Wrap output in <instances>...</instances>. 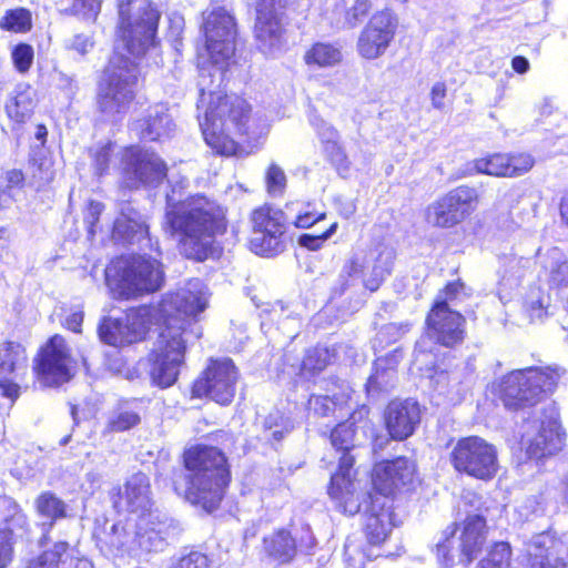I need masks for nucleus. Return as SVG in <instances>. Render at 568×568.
<instances>
[{
	"mask_svg": "<svg viewBox=\"0 0 568 568\" xmlns=\"http://www.w3.org/2000/svg\"><path fill=\"white\" fill-rule=\"evenodd\" d=\"M119 40L98 84L97 104L106 119L123 113L134 99L138 58L154 44L160 13L149 0H119Z\"/></svg>",
	"mask_w": 568,
	"mask_h": 568,
	"instance_id": "obj_1",
	"label": "nucleus"
},
{
	"mask_svg": "<svg viewBox=\"0 0 568 568\" xmlns=\"http://www.w3.org/2000/svg\"><path fill=\"white\" fill-rule=\"evenodd\" d=\"M146 233V226L139 213L130 206L122 210L113 226V236L118 240L131 241L138 234Z\"/></svg>",
	"mask_w": 568,
	"mask_h": 568,
	"instance_id": "obj_32",
	"label": "nucleus"
},
{
	"mask_svg": "<svg viewBox=\"0 0 568 568\" xmlns=\"http://www.w3.org/2000/svg\"><path fill=\"white\" fill-rule=\"evenodd\" d=\"M202 30L207 58L223 70L235 53L236 29L233 16L222 7H213L203 13Z\"/></svg>",
	"mask_w": 568,
	"mask_h": 568,
	"instance_id": "obj_11",
	"label": "nucleus"
},
{
	"mask_svg": "<svg viewBox=\"0 0 568 568\" xmlns=\"http://www.w3.org/2000/svg\"><path fill=\"white\" fill-rule=\"evenodd\" d=\"M304 61L308 67H334L342 61V52L334 44L317 42L305 52Z\"/></svg>",
	"mask_w": 568,
	"mask_h": 568,
	"instance_id": "obj_34",
	"label": "nucleus"
},
{
	"mask_svg": "<svg viewBox=\"0 0 568 568\" xmlns=\"http://www.w3.org/2000/svg\"><path fill=\"white\" fill-rule=\"evenodd\" d=\"M103 207V204L97 201H91L89 203L84 219L90 226V232H93L92 229L99 221V216L102 213Z\"/></svg>",
	"mask_w": 568,
	"mask_h": 568,
	"instance_id": "obj_61",
	"label": "nucleus"
},
{
	"mask_svg": "<svg viewBox=\"0 0 568 568\" xmlns=\"http://www.w3.org/2000/svg\"><path fill=\"white\" fill-rule=\"evenodd\" d=\"M166 201L165 232L178 241L184 256L205 260L214 237L226 230L224 209L205 197L176 201L169 194Z\"/></svg>",
	"mask_w": 568,
	"mask_h": 568,
	"instance_id": "obj_2",
	"label": "nucleus"
},
{
	"mask_svg": "<svg viewBox=\"0 0 568 568\" xmlns=\"http://www.w3.org/2000/svg\"><path fill=\"white\" fill-rule=\"evenodd\" d=\"M397 19L389 10L374 13L357 39V52L366 60L382 57L395 38Z\"/></svg>",
	"mask_w": 568,
	"mask_h": 568,
	"instance_id": "obj_17",
	"label": "nucleus"
},
{
	"mask_svg": "<svg viewBox=\"0 0 568 568\" xmlns=\"http://www.w3.org/2000/svg\"><path fill=\"white\" fill-rule=\"evenodd\" d=\"M290 0H257L256 12L283 14L282 10L288 4Z\"/></svg>",
	"mask_w": 568,
	"mask_h": 568,
	"instance_id": "obj_58",
	"label": "nucleus"
},
{
	"mask_svg": "<svg viewBox=\"0 0 568 568\" xmlns=\"http://www.w3.org/2000/svg\"><path fill=\"white\" fill-rule=\"evenodd\" d=\"M158 322L154 306H141L130 311L125 317L103 320L99 327L101 339L113 346H122L142 339L150 326Z\"/></svg>",
	"mask_w": 568,
	"mask_h": 568,
	"instance_id": "obj_12",
	"label": "nucleus"
},
{
	"mask_svg": "<svg viewBox=\"0 0 568 568\" xmlns=\"http://www.w3.org/2000/svg\"><path fill=\"white\" fill-rule=\"evenodd\" d=\"M565 433L555 413L542 420L535 436L529 439L527 453L535 458L556 454L562 448Z\"/></svg>",
	"mask_w": 568,
	"mask_h": 568,
	"instance_id": "obj_25",
	"label": "nucleus"
},
{
	"mask_svg": "<svg viewBox=\"0 0 568 568\" xmlns=\"http://www.w3.org/2000/svg\"><path fill=\"white\" fill-rule=\"evenodd\" d=\"M420 420V408L416 402H392L385 412V423L393 439L409 437Z\"/></svg>",
	"mask_w": 568,
	"mask_h": 568,
	"instance_id": "obj_23",
	"label": "nucleus"
},
{
	"mask_svg": "<svg viewBox=\"0 0 568 568\" xmlns=\"http://www.w3.org/2000/svg\"><path fill=\"white\" fill-rule=\"evenodd\" d=\"M549 294L540 286H530L524 297V311L529 321L541 322L548 316Z\"/></svg>",
	"mask_w": 568,
	"mask_h": 568,
	"instance_id": "obj_33",
	"label": "nucleus"
},
{
	"mask_svg": "<svg viewBox=\"0 0 568 568\" xmlns=\"http://www.w3.org/2000/svg\"><path fill=\"white\" fill-rule=\"evenodd\" d=\"M27 369V354L19 343L0 344V389L2 394L16 399L19 396V377Z\"/></svg>",
	"mask_w": 568,
	"mask_h": 568,
	"instance_id": "obj_22",
	"label": "nucleus"
},
{
	"mask_svg": "<svg viewBox=\"0 0 568 568\" xmlns=\"http://www.w3.org/2000/svg\"><path fill=\"white\" fill-rule=\"evenodd\" d=\"M263 550L273 561L287 564L296 556L297 545L291 531L281 528L263 538Z\"/></svg>",
	"mask_w": 568,
	"mask_h": 568,
	"instance_id": "obj_30",
	"label": "nucleus"
},
{
	"mask_svg": "<svg viewBox=\"0 0 568 568\" xmlns=\"http://www.w3.org/2000/svg\"><path fill=\"white\" fill-rule=\"evenodd\" d=\"M173 126L172 118L162 104L150 108L148 115L136 123V130L141 136L150 141L169 135Z\"/></svg>",
	"mask_w": 568,
	"mask_h": 568,
	"instance_id": "obj_29",
	"label": "nucleus"
},
{
	"mask_svg": "<svg viewBox=\"0 0 568 568\" xmlns=\"http://www.w3.org/2000/svg\"><path fill=\"white\" fill-rule=\"evenodd\" d=\"M144 373H148V363L145 359H141L126 369L125 377L129 381H134L141 378Z\"/></svg>",
	"mask_w": 568,
	"mask_h": 568,
	"instance_id": "obj_63",
	"label": "nucleus"
},
{
	"mask_svg": "<svg viewBox=\"0 0 568 568\" xmlns=\"http://www.w3.org/2000/svg\"><path fill=\"white\" fill-rule=\"evenodd\" d=\"M11 59L16 70L21 74H26L33 63V48L30 44L20 43L13 48Z\"/></svg>",
	"mask_w": 568,
	"mask_h": 568,
	"instance_id": "obj_46",
	"label": "nucleus"
},
{
	"mask_svg": "<svg viewBox=\"0 0 568 568\" xmlns=\"http://www.w3.org/2000/svg\"><path fill=\"white\" fill-rule=\"evenodd\" d=\"M478 193L474 187L458 186L426 210V220L433 226L453 227L469 216L477 206Z\"/></svg>",
	"mask_w": 568,
	"mask_h": 568,
	"instance_id": "obj_14",
	"label": "nucleus"
},
{
	"mask_svg": "<svg viewBox=\"0 0 568 568\" xmlns=\"http://www.w3.org/2000/svg\"><path fill=\"white\" fill-rule=\"evenodd\" d=\"M544 273L547 280L554 284L568 282V261L565 254L557 247H554L541 257Z\"/></svg>",
	"mask_w": 568,
	"mask_h": 568,
	"instance_id": "obj_36",
	"label": "nucleus"
},
{
	"mask_svg": "<svg viewBox=\"0 0 568 568\" xmlns=\"http://www.w3.org/2000/svg\"><path fill=\"white\" fill-rule=\"evenodd\" d=\"M267 192L272 195H281L286 186V175L276 164H271L265 175Z\"/></svg>",
	"mask_w": 568,
	"mask_h": 568,
	"instance_id": "obj_48",
	"label": "nucleus"
},
{
	"mask_svg": "<svg viewBox=\"0 0 568 568\" xmlns=\"http://www.w3.org/2000/svg\"><path fill=\"white\" fill-rule=\"evenodd\" d=\"M93 45L94 42L91 37L87 34H75L67 43L69 50H73L81 55L87 54Z\"/></svg>",
	"mask_w": 568,
	"mask_h": 568,
	"instance_id": "obj_56",
	"label": "nucleus"
},
{
	"mask_svg": "<svg viewBox=\"0 0 568 568\" xmlns=\"http://www.w3.org/2000/svg\"><path fill=\"white\" fill-rule=\"evenodd\" d=\"M209 303V292L204 283L197 278L190 280L183 287L165 295L158 310V322L164 320V326L170 322L176 328L181 327V336L189 334L186 326L191 320L202 313Z\"/></svg>",
	"mask_w": 568,
	"mask_h": 568,
	"instance_id": "obj_8",
	"label": "nucleus"
},
{
	"mask_svg": "<svg viewBox=\"0 0 568 568\" xmlns=\"http://www.w3.org/2000/svg\"><path fill=\"white\" fill-rule=\"evenodd\" d=\"M150 505L151 490L149 478L143 473H136L126 480L118 506L136 513L146 510Z\"/></svg>",
	"mask_w": 568,
	"mask_h": 568,
	"instance_id": "obj_27",
	"label": "nucleus"
},
{
	"mask_svg": "<svg viewBox=\"0 0 568 568\" xmlns=\"http://www.w3.org/2000/svg\"><path fill=\"white\" fill-rule=\"evenodd\" d=\"M367 498L371 500V505L365 519V535L371 545H379L386 540L392 530V514L384 506L375 511L378 499H374L372 495H365L362 503H366Z\"/></svg>",
	"mask_w": 568,
	"mask_h": 568,
	"instance_id": "obj_28",
	"label": "nucleus"
},
{
	"mask_svg": "<svg viewBox=\"0 0 568 568\" xmlns=\"http://www.w3.org/2000/svg\"><path fill=\"white\" fill-rule=\"evenodd\" d=\"M140 415L129 408H119L110 417L108 422V428L112 432H124L140 423Z\"/></svg>",
	"mask_w": 568,
	"mask_h": 568,
	"instance_id": "obj_44",
	"label": "nucleus"
},
{
	"mask_svg": "<svg viewBox=\"0 0 568 568\" xmlns=\"http://www.w3.org/2000/svg\"><path fill=\"white\" fill-rule=\"evenodd\" d=\"M54 160L50 154L41 153L32 160V178L39 186L51 183L55 176Z\"/></svg>",
	"mask_w": 568,
	"mask_h": 568,
	"instance_id": "obj_42",
	"label": "nucleus"
},
{
	"mask_svg": "<svg viewBox=\"0 0 568 568\" xmlns=\"http://www.w3.org/2000/svg\"><path fill=\"white\" fill-rule=\"evenodd\" d=\"M140 546L148 551L160 550L164 545V537L161 531L154 529L140 534L139 537Z\"/></svg>",
	"mask_w": 568,
	"mask_h": 568,
	"instance_id": "obj_52",
	"label": "nucleus"
},
{
	"mask_svg": "<svg viewBox=\"0 0 568 568\" xmlns=\"http://www.w3.org/2000/svg\"><path fill=\"white\" fill-rule=\"evenodd\" d=\"M314 126L325 146L338 142V132L336 129L324 120H316Z\"/></svg>",
	"mask_w": 568,
	"mask_h": 568,
	"instance_id": "obj_53",
	"label": "nucleus"
},
{
	"mask_svg": "<svg viewBox=\"0 0 568 568\" xmlns=\"http://www.w3.org/2000/svg\"><path fill=\"white\" fill-rule=\"evenodd\" d=\"M186 469L185 499L211 513L222 501L230 481L224 454L212 446L194 445L183 455Z\"/></svg>",
	"mask_w": 568,
	"mask_h": 568,
	"instance_id": "obj_3",
	"label": "nucleus"
},
{
	"mask_svg": "<svg viewBox=\"0 0 568 568\" xmlns=\"http://www.w3.org/2000/svg\"><path fill=\"white\" fill-rule=\"evenodd\" d=\"M415 478L416 466L414 462L400 457L395 460L376 464L372 475V483L381 495L389 496L400 488L412 485Z\"/></svg>",
	"mask_w": 568,
	"mask_h": 568,
	"instance_id": "obj_19",
	"label": "nucleus"
},
{
	"mask_svg": "<svg viewBox=\"0 0 568 568\" xmlns=\"http://www.w3.org/2000/svg\"><path fill=\"white\" fill-rule=\"evenodd\" d=\"M128 161L129 187L156 186L166 176V165L155 153L131 150L128 153Z\"/></svg>",
	"mask_w": 568,
	"mask_h": 568,
	"instance_id": "obj_21",
	"label": "nucleus"
},
{
	"mask_svg": "<svg viewBox=\"0 0 568 568\" xmlns=\"http://www.w3.org/2000/svg\"><path fill=\"white\" fill-rule=\"evenodd\" d=\"M0 28L12 32H26L31 28V14L26 9L7 11L0 20Z\"/></svg>",
	"mask_w": 568,
	"mask_h": 568,
	"instance_id": "obj_43",
	"label": "nucleus"
},
{
	"mask_svg": "<svg viewBox=\"0 0 568 568\" xmlns=\"http://www.w3.org/2000/svg\"><path fill=\"white\" fill-rule=\"evenodd\" d=\"M509 178L525 174L534 166V159L529 154H508Z\"/></svg>",
	"mask_w": 568,
	"mask_h": 568,
	"instance_id": "obj_51",
	"label": "nucleus"
},
{
	"mask_svg": "<svg viewBox=\"0 0 568 568\" xmlns=\"http://www.w3.org/2000/svg\"><path fill=\"white\" fill-rule=\"evenodd\" d=\"M427 334L444 346H454L464 338L463 316L449 310L446 302H437L426 320Z\"/></svg>",
	"mask_w": 568,
	"mask_h": 568,
	"instance_id": "obj_20",
	"label": "nucleus"
},
{
	"mask_svg": "<svg viewBox=\"0 0 568 568\" xmlns=\"http://www.w3.org/2000/svg\"><path fill=\"white\" fill-rule=\"evenodd\" d=\"M180 329L172 322L164 326L152 353L145 359L152 384L161 388L170 387L176 382L184 359L186 338L181 336Z\"/></svg>",
	"mask_w": 568,
	"mask_h": 568,
	"instance_id": "obj_7",
	"label": "nucleus"
},
{
	"mask_svg": "<svg viewBox=\"0 0 568 568\" xmlns=\"http://www.w3.org/2000/svg\"><path fill=\"white\" fill-rule=\"evenodd\" d=\"M367 415L368 408L363 405L357 412L352 414V422L347 420L335 427L331 434L332 445L337 450H349L354 446L355 429L353 425L364 419Z\"/></svg>",
	"mask_w": 568,
	"mask_h": 568,
	"instance_id": "obj_35",
	"label": "nucleus"
},
{
	"mask_svg": "<svg viewBox=\"0 0 568 568\" xmlns=\"http://www.w3.org/2000/svg\"><path fill=\"white\" fill-rule=\"evenodd\" d=\"M248 111V104L240 97L210 92L209 106L200 122L206 144L219 154H234L233 135L246 133Z\"/></svg>",
	"mask_w": 568,
	"mask_h": 568,
	"instance_id": "obj_4",
	"label": "nucleus"
},
{
	"mask_svg": "<svg viewBox=\"0 0 568 568\" xmlns=\"http://www.w3.org/2000/svg\"><path fill=\"white\" fill-rule=\"evenodd\" d=\"M371 9V0H353L346 8L344 16L345 23L351 28L356 27L368 14Z\"/></svg>",
	"mask_w": 568,
	"mask_h": 568,
	"instance_id": "obj_47",
	"label": "nucleus"
},
{
	"mask_svg": "<svg viewBox=\"0 0 568 568\" xmlns=\"http://www.w3.org/2000/svg\"><path fill=\"white\" fill-rule=\"evenodd\" d=\"M454 468L476 479L489 480L498 470L496 447L478 436L459 439L450 453Z\"/></svg>",
	"mask_w": 568,
	"mask_h": 568,
	"instance_id": "obj_10",
	"label": "nucleus"
},
{
	"mask_svg": "<svg viewBox=\"0 0 568 568\" xmlns=\"http://www.w3.org/2000/svg\"><path fill=\"white\" fill-rule=\"evenodd\" d=\"M338 471L331 478L328 494L338 509L348 515L357 514L362 508L365 494L359 489V481L352 477L354 457L349 450H342Z\"/></svg>",
	"mask_w": 568,
	"mask_h": 568,
	"instance_id": "obj_18",
	"label": "nucleus"
},
{
	"mask_svg": "<svg viewBox=\"0 0 568 568\" xmlns=\"http://www.w3.org/2000/svg\"><path fill=\"white\" fill-rule=\"evenodd\" d=\"M559 378L558 371L551 367L513 371L503 378V400L514 409L534 405L556 389Z\"/></svg>",
	"mask_w": 568,
	"mask_h": 568,
	"instance_id": "obj_6",
	"label": "nucleus"
},
{
	"mask_svg": "<svg viewBox=\"0 0 568 568\" xmlns=\"http://www.w3.org/2000/svg\"><path fill=\"white\" fill-rule=\"evenodd\" d=\"M101 0H73V10L88 18L95 17L100 11Z\"/></svg>",
	"mask_w": 568,
	"mask_h": 568,
	"instance_id": "obj_57",
	"label": "nucleus"
},
{
	"mask_svg": "<svg viewBox=\"0 0 568 568\" xmlns=\"http://www.w3.org/2000/svg\"><path fill=\"white\" fill-rule=\"evenodd\" d=\"M333 354L326 347H315L310 349L302 362V374L314 375L322 372L331 364Z\"/></svg>",
	"mask_w": 568,
	"mask_h": 568,
	"instance_id": "obj_40",
	"label": "nucleus"
},
{
	"mask_svg": "<svg viewBox=\"0 0 568 568\" xmlns=\"http://www.w3.org/2000/svg\"><path fill=\"white\" fill-rule=\"evenodd\" d=\"M457 529L455 527H448L439 537L436 542V555L438 560L444 566H450L454 564L453 545L455 544V534Z\"/></svg>",
	"mask_w": 568,
	"mask_h": 568,
	"instance_id": "obj_45",
	"label": "nucleus"
},
{
	"mask_svg": "<svg viewBox=\"0 0 568 568\" xmlns=\"http://www.w3.org/2000/svg\"><path fill=\"white\" fill-rule=\"evenodd\" d=\"M326 217L325 212L311 211L306 210L304 212H300L294 221V225L300 229H308L313 226L316 222L322 221Z\"/></svg>",
	"mask_w": 568,
	"mask_h": 568,
	"instance_id": "obj_55",
	"label": "nucleus"
},
{
	"mask_svg": "<svg viewBox=\"0 0 568 568\" xmlns=\"http://www.w3.org/2000/svg\"><path fill=\"white\" fill-rule=\"evenodd\" d=\"M6 190L21 189L24 183V174L21 170L11 169L4 172L2 176Z\"/></svg>",
	"mask_w": 568,
	"mask_h": 568,
	"instance_id": "obj_59",
	"label": "nucleus"
},
{
	"mask_svg": "<svg viewBox=\"0 0 568 568\" xmlns=\"http://www.w3.org/2000/svg\"><path fill=\"white\" fill-rule=\"evenodd\" d=\"M432 104L436 109L444 106V99L446 97V84L444 82H436L430 91Z\"/></svg>",
	"mask_w": 568,
	"mask_h": 568,
	"instance_id": "obj_62",
	"label": "nucleus"
},
{
	"mask_svg": "<svg viewBox=\"0 0 568 568\" xmlns=\"http://www.w3.org/2000/svg\"><path fill=\"white\" fill-rule=\"evenodd\" d=\"M36 507L40 516L51 521L61 519L67 515V505L50 491L42 493L36 500Z\"/></svg>",
	"mask_w": 568,
	"mask_h": 568,
	"instance_id": "obj_38",
	"label": "nucleus"
},
{
	"mask_svg": "<svg viewBox=\"0 0 568 568\" xmlns=\"http://www.w3.org/2000/svg\"><path fill=\"white\" fill-rule=\"evenodd\" d=\"M102 476L97 471H90L85 476V483L82 485L85 491L94 493L101 485Z\"/></svg>",
	"mask_w": 568,
	"mask_h": 568,
	"instance_id": "obj_64",
	"label": "nucleus"
},
{
	"mask_svg": "<svg viewBox=\"0 0 568 568\" xmlns=\"http://www.w3.org/2000/svg\"><path fill=\"white\" fill-rule=\"evenodd\" d=\"M253 233L250 240L251 250L257 255H273L282 250V237L285 232L284 213L270 206L253 211L251 217Z\"/></svg>",
	"mask_w": 568,
	"mask_h": 568,
	"instance_id": "obj_15",
	"label": "nucleus"
},
{
	"mask_svg": "<svg viewBox=\"0 0 568 568\" xmlns=\"http://www.w3.org/2000/svg\"><path fill=\"white\" fill-rule=\"evenodd\" d=\"M37 102V91L29 83H19L6 104L7 114L16 122L23 123L32 115Z\"/></svg>",
	"mask_w": 568,
	"mask_h": 568,
	"instance_id": "obj_31",
	"label": "nucleus"
},
{
	"mask_svg": "<svg viewBox=\"0 0 568 568\" xmlns=\"http://www.w3.org/2000/svg\"><path fill=\"white\" fill-rule=\"evenodd\" d=\"M462 561L469 565L481 551L486 541V520L478 515L468 516L457 538Z\"/></svg>",
	"mask_w": 568,
	"mask_h": 568,
	"instance_id": "obj_26",
	"label": "nucleus"
},
{
	"mask_svg": "<svg viewBox=\"0 0 568 568\" xmlns=\"http://www.w3.org/2000/svg\"><path fill=\"white\" fill-rule=\"evenodd\" d=\"M337 403L328 396H311L308 400V410L316 416H328L335 412Z\"/></svg>",
	"mask_w": 568,
	"mask_h": 568,
	"instance_id": "obj_50",
	"label": "nucleus"
},
{
	"mask_svg": "<svg viewBox=\"0 0 568 568\" xmlns=\"http://www.w3.org/2000/svg\"><path fill=\"white\" fill-rule=\"evenodd\" d=\"M394 258V251L386 246L357 250L345 262L341 277L347 284L361 280L367 290L375 292L389 275Z\"/></svg>",
	"mask_w": 568,
	"mask_h": 568,
	"instance_id": "obj_9",
	"label": "nucleus"
},
{
	"mask_svg": "<svg viewBox=\"0 0 568 568\" xmlns=\"http://www.w3.org/2000/svg\"><path fill=\"white\" fill-rule=\"evenodd\" d=\"M254 32L258 49L268 55L276 54L285 44L283 14L256 12Z\"/></svg>",
	"mask_w": 568,
	"mask_h": 568,
	"instance_id": "obj_24",
	"label": "nucleus"
},
{
	"mask_svg": "<svg viewBox=\"0 0 568 568\" xmlns=\"http://www.w3.org/2000/svg\"><path fill=\"white\" fill-rule=\"evenodd\" d=\"M105 281L115 298L131 300L161 290L165 273L162 263L154 257L121 256L106 267Z\"/></svg>",
	"mask_w": 568,
	"mask_h": 568,
	"instance_id": "obj_5",
	"label": "nucleus"
},
{
	"mask_svg": "<svg viewBox=\"0 0 568 568\" xmlns=\"http://www.w3.org/2000/svg\"><path fill=\"white\" fill-rule=\"evenodd\" d=\"M174 568H209V559L202 552L192 551L182 557Z\"/></svg>",
	"mask_w": 568,
	"mask_h": 568,
	"instance_id": "obj_54",
	"label": "nucleus"
},
{
	"mask_svg": "<svg viewBox=\"0 0 568 568\" xmlns=\"http://www.w3.org/2000/svg\"><path fill=\"white\" fill-rule=\"evenodd\" d=\"M68 544L58 542L53 549L45 551L38 559L30 562L29 568H64L65 560L62 557L67 554ZM75 568H93L92 564L87 559H79Z\"/></svg>",
	"mask_w": 568,
	"mask_h": 568,
	"instance_id": "obj_37",
	"label": "nucleus"
},
{
	"mask_svg": "<svg viewBox=\"0 0 568 568\" xmlns=\"http://www.w3.org/2000/svg\"><path fill=\"white\" fill-rule=\"evenodd\" d=\"M511 550L507 542H496L476 568H511Z\"/></svg>",
	"mask_w": 568,
	"mask_h": 568,
	"instance_id": "obj_41",
	"label": "nucleus"
},
{
	"mask_svg": "<svg viewBox=\"0 0 568 568\" xmlns=\"http://www.w3.org/2000/svg\"><path fill=\"white\" fill-rule=\"evenodd\" d=\"M11 555V532L0 530V568H4Z\"/></svg>",
	"mask_w": 568,
	"mask_h": 568,
	"instance_id": "obj_60",
	"label": "nucleus"
},
{
	"mask_svg": "<svg viewBox=\"0 0 568 568\" xmlns=\"http://www.w3.org/2000/svg\"><path fill=\"white\" fill-rule=\"evenodd\" d=\"M237 371L229 358L211 361L193 386V394L211 397L222 405L231 403L235 394Z\"/></svg>",
	"mask_w": 568,
	"mask_h": 568,
	"instance_id": "obj_16",
	"label": "nucleus"
},
{
	"mask_svg": "<svg viewBox=\"0 0 568 568\" xmlns=\"http://www.w3.org/2000/svg\"><path fill=\"white\" fill-rule=\"evenodd\" d=\"M508 154H493L475 161V169L478 173L494 176H509Z\"/></svg>",
	"mask_w": 568,
	"mask_h": 568,
	"instance_id": "obj_39",
	"label": "nucleus"
},
{
	"mask_svg": "<svg viewBox=\"0 0 568 568\" xmlns=\"http://www.w3.org/2000/svg\"><path fill=\"white\" fill-rule=\"evenodd\" d=\"M325 151L329 156L332 164L336 168L342 176H346L351 169V161L345 150L337 143L325 146Z\"/></svg>",
	"mask_w": 568,
	"mask_h": 568,
	"instance_id": "obj_49",
	"label": "nucleus"
},
{
	"mask_svg": "<svg viewBox=\"0 0 568 568\" xmlns=\"http://www.w3.org/2000/svg\"><path fill=\"white\" fill-rule=\"evenodd\" d=\"M75 362L70 354L65 339L54 335L42 348L36 361L38 383L43 387L59 386L74 375Z\"/></svg>",
	"mask_w": 568,
	"mask_h": 568,
	"instance_id": "obj_13",
	"label": "nucleus"
}]
</instances>
